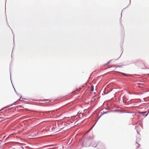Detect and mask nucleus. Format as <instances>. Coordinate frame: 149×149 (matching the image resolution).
I'll list each match as a JSON object with an SVG mask.
<instances>
[{
	"label": "nucleus",
	"instance_id": "1",
	"mask_svg": "<svg viewBox=\"0 0 149 149\" xmlns=\"http://www.w3.org/2000/svg\"><path fill=\"white\" fill-rule=\"evenodd\" d=\"M91 91H93V86L92 85L91 86Z\"/></svg>",
	"mask_w": 149,
	"mask_h": 149
},
{
	"label": "nucleus",
	"instance_id": "2",
	"mask_svg": "<svg viewBox=\"0 0 149 149\" xmlns=\"http://www.w3.org/2000/svg\"><path fill=\"white\" fill-rule=\"evenodd\" d=\"M120 73L122 74L123 75H125V76H127V75L125 74H124V73Z\"/></svg>",
	"mask_w": 149,
	"mask_h": 149
},
{
	"label": "nucleus",
	"instance_id": "3",
	"mask_svg": "<svg viewBox=\"0 0 149 149\" xmlns=\"http://www.w3.org/2000/svg\"><path fill=\"white\" fill-rule=\"evenodd\" d=\"M93 126L91 127V129L89 130L88 131V132L91 130L93 128Z\"/></svg>",
	"mask_w": 149,
	"mask_h": 149
},
{
	"label": "nucleus",
	"instance_id": "4",
	"mask_svg": "<svg viewBox=\"0 0 149 149\" xmlns=\"http://www.w3.org/2000/svg\"><path fill=\"white\" fill-rule=\"evenodd\" d=\"M94 100H95V101H96L97 100H96V99H94Z\"/></svg>",
	"mask_w": 149,
	"mask_h": 149
},
{
	"label": "nucleus",
	"instance_id": "5",
	"mask_svg": "<svg viewBox=\"0 0 149 149\" xmlns=\"http://www.w3.org/2000/svg\"><path fill=\"white\" fill-rule=\"evenodd\" d=\"M94 94L95 95V94H96V93L94 92Z\"/></svg>",
	"mask_w": 149,
	"mask_h": 149
},
{
	"label": "nucleus",
	"instance_id": "6",
	"mask_svg": "<svg viewBox=\"0 0 149 149\" xmlns=\"http://www.w3.org/2000/svg\"><path fill=\"white\" fill-rule=\"evenodd\" d=\"M110 63V62H109V63H108V64H109V63Z\"/></svg>",
	"mask_w": 149,
	"mask_h": 149
},
{
	"label": "nucleus",
	"instance_id": "7",
	"mask_svg": "<svg viewBox=\"0 0 149 149\" xmlns=\"http://www.w3.org/2000/svg\"><path fill=\"white\" fill-rule=\"evenodd\" d=\"M110 63V62H109V63H108V64H109V63Z\"/></svg>",
	"mask_w": 149,
	"mask_h": 149
},
{
	"label": "nucleus",
	"instance_id": "8",
	"mask_svg": "<svg viewBox=\"0 0 149 149\" xmlns=\"http://www.w3.org/2000/svg\"><path fill=\"white\" fill-rule=\"evenodd\" d=\"M110 63V62H109V63H108V64H109V63Z\"/></svg>",
	"mask_w": 149,
	"mask_h": 149
}]
</instances>
